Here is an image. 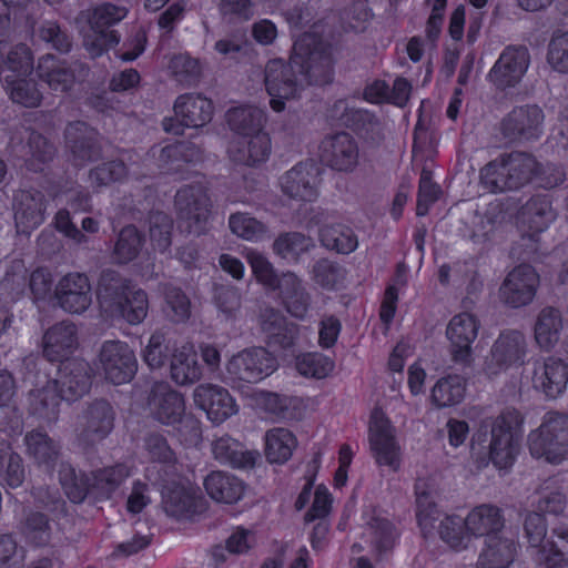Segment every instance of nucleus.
I'll use <instances>...</instances> for the list:
<instances>
[{
  "instance_id": "obj_1",
  "label": "nucleus",
  "mask_w": 568,
  "mask_h": 568,
  "mask_svg": "<svg viewBox=\"0 0 568 568\" xmlns=\"http://www.w3.org/2000/svg\"><path fill=\"white\" fill-rule=\"evenodd\" d=\"M334 48L322 36L301 34L293 44L290 61L272 59L265 68V89L275 112L285 109V101L295 98L303 83L323 87L334 80Z\"/></svg>"
},
{
  "instance_id": "obj_2",
  "label": "nucleus",
  "mask_w": 568,
  "mask_h": 568,
  "mask_svg": "<svg viewBox=\"0 0 568 568\" xmlns=\"http://www.w3.org/2000/svg\"><path fill=\"white\" fill-rule=\"evenodd\" d=\"M225 120L230 130L239 136L229 146L230 160L250 168L265 163L272 151V140L265 131V111L254 105L234 106L227 110Z\"/></svg>"
},
{
  "instance_id": "obj_3",
  "label": "nucleus",
  "mask_w": 568,
  "mask_h": 568,
  "mask_svg": "<svg viewBox=\"0 0 568 568\" xmlns=\"http://www.w3.org/2000/svg\"><path fill=\"white\" fill-rule=\"evenodd\" d=\"M93 369L87 361L67 363L58 378L29 394V412L48 424L55 423L62 400L75 402L89 393Z\"/></svg>"
},
{
  "instance_id": "obj_4",
  "label": "nucleus",
  "mask_w": 568,
  "mask_h": 568,
  "mask_svg": "<svg viewBox=\"0 0 568 568\" xmlns=\"http://www.w3.org/2000/svg\"><path fill=\"white\" fill-rule=\"evenodd\" d=\"M144 448L152 463L145 469V478L161 497H204L195 483L194 471H178L176 455L163 435H146Z\"/></svg>"
},
{
  "instance_id": "obj_5",
  "label": "nucleus",
  "mask_w": 568,
  "mask_h": 568,
  "mask_svg": "<svg viewBox=\"0 0 568 568\" xmlns=\"http://www.w3.org/2000/svg\"><path fill=\"white\" fill-rule=\"evenodd\" d=\"M524 418L516 409H505L495 418H486L480 422L478 429L473 435V444L484 445L488 435V456L491 464L498 469H509L515 464L520 448L519 432Z\"/></svg>"
},
{
  "instance_id": "obj_6",
  "label": "nucleus",
  "mask_w": 568,
  "mask_h": 568,
  "mask_svg": "<svg viewBox=\"0 0 568 568\" xmlns=\"http://www.w3.org/2000/svg\"><path fill=\"white\" fill-rule=\"evenodd\" d=\"M148 406L156 422L173 427L182 445H195L202 438L201 422L186 413L184 396L169 384L161 382L152 385Z\"/></svg>"
},
{
  "instance_id": "obj_7",
  "label": "nucleus",
  "mask_w": 568,
  "mask_h": 568,
  "mask_svg": "<svg viewBox=\"0 0 568 568\" xmlns=\"http://www.w3.org/2000/svg\"><path fill=\"white\" fill-rule=\"evenodd\" d=\"M97 298L102 308L131 325L142 323L148 315L149 298L145 291H132L129 280L111 268L103 270L99 276Z\"/></svg>"
},
{
  "instance_id": "obj_8",
  "label": "nucleus",
  "mask_w": 568,
  "mask_h": 568,
  "mask_svg": "<svg viewBox=\"0 0 568 568\" xmlns=\"http://www.w3.org/2000/svg\"><path fill=\"white\" fill-rule=\"evenodd\" d=\"M539 162L525 152L503 153L480 169L479 181L490 193L519 190L534 180Z\"/></svg>"
},
{
  "instance_id": "obj_9",
  "label": "nucleus",
  "mask_w": 568,
  "mask_h": 568,
  "mask_svg": "<svg viewBox=\"0 0 568 568\" xmlns=\"http://www.w3.org/2000/svg\"><path fill=\"white\" fill-rule=\"evenodd\" d=\"M58 474L65 497H89L93 491L111 497L110 495L131 475V469L126 464L118 463L88 474L77 471L70 463H61Z\"/></svg>"
},
{
  "instance_id": "obj_10",
  "label": "nucleus",
  "mask_w": 568,
  "mask_h": 568,
  "mask_svg": "<svg viewBox=\"0 0 568 568\" xmlns=\"http://www.w3.org/2000/svg\"><path fill=\"white\" fill-rule=\"evenodd\" d=\"M530 455L551 465L568 459V414L547 412L540 425L530 430L527 437Z\"/></svg>"
},
{
  "instance_id": "obj_11",
  "label": "nucleus",
  "mask_w": 568,
  "mask_h": 568,
  "mask_svg": "<svg viewBox=\"0 0 568 568\" xmlns=\"http://www.w3.org/2000/svg\"><path fill=\"white\" fill-rule=\"evenodd\" d=\"M440 516L442 510L434 499H416V519L423 537L432 536L439 520L438 536L442 541L452 549H465L471 538L466 518L455 514L445 515L442 519Z\"/></svg>"
},
{
  "instance_id": "obj_12",
  "label": "nucleus",
  "mask_w": 568,
  "mask_h": 568,
  "mask_svg": "<svg viewBox=\"0 0 568 568\" xmlns=\"http://www.w3.org/2000/svg\"><path fill=\"white\" fill-rule=\"evenodd\" d=\"M369 452L378 467H387L397 473L402 466V447L396 437V428L386 413L375 407L368 423Z\"/></svg>"
},
{
  "instance_id": "obj_13",
  "label": "nucleus",
  "mask_w": 568,
  "mask_h": 568,
  "mask_svg": "<svg viewBox=\"0 0 568 568\" xmlns=\"http://www.w3.org/2000/svg\"><path fill=\"white\" fill-rule=\"evenodd\" d=\"M174 205L189 233L203 235L209 231L213 204L204 183L193 182L181 186L176 191Z\"/></svg>"
},
{
  "instance_id": "obj_14",
  "label": "nucleus",
  "mask_w": 568,
  "mask_h": 568,
  "mask_svg": "<svg viewBox=\"0 0 568 568\" xmlns=\"http://www.w3.org/2000/svg\"><path fill=\"white\" fill-rule=\"evenodd\" d=\"M277 358L265 347H250L233 355L226 372L235 382L258 383L277 369Z\"/></svg>"
},
{
  "instance_id": "obj_15",
  "label": "nucleus",
  "mask_w": 568,
  "mask_h": 568,
  "mask_svg": "<svg viewBox=\"0 0 568 568\" xmlns=\"http://www.w3.org/2000/svg\"><path fill=\"white\" fill-rule=\"evenodd\" d=\"M527 345L525 336L517 329H505L491 346L485 359L484 371L489 377L525 364Z\"/></svg>"
},
{
  "instance_id": "obj_16",
  "label": "nucleus",
  "mask_w": 568,
  "mask_h": 568,
  "mask_svg": "<svg viewBox=\"0 0 568 568\" xmlns=\"http://www.w3.org/2000/svg\"><path fill=\"white\" fill-rule=\"evenodd\" d=\"M322 169L313 160L301 161L280 179L281 191L292 200L313 203L320 196Z\"/></svg>"
},
{
  "instance_id": "obj_17",
  "label": "nucleus",
  "mask_w": 568,
  "mask_h": 568,
  "mask_svg": "<svg viewBox=\"0 0 568 568\" xmlns=\"http://www.w3.org/2000/svg\"><path fill=\"white\" fill-rule=\"evenodd\" d=\"M104 377L113 385L130 383L138 372L135 353L122 341H104L99 352Z\"/></svg>"
},
{
  "instance_id": "obj_18",
  "label": "nucleus",
  "mask_w": 568,
  "mask_h": 568,
  "mask_svg": "<svg viewBox=\"0 0 568 568\" xmlns=\"http://www.w3.org/2000/svg\"><path fill=\"white\" fill-rule=\"evenodd\" d=\"M64 143L72 164L77 168L98 161L102 153L98 130L84 121L77 120L67 124Z\"/></svg>"
},
{
  "instance_id": "obj_19",
  "label": "nucleus",
  "mask_w": 568,
  "mask_h": 568,
  "mask_svg": "<svg viewBox=\"0 0 568 568\" xmlns=\"http://www.w3.org/2000/svg\"><path fill=\"white\" fill-rule=\"evenodd\" d=\"M539 274L530 264L515 266L505 277L499 288L501 302L513 308L530 304L539 286Z\"/></svg>"
},
{
  "instance_id": "obj_20",
  "label": "nucleus",
  "mask_w": 568,
  "mask_h": 568,
  "mask_svg": "<svg viewBox=\"0 0 568 568\" xmlns=\"http://www.w3.org/2000/svg\"><path fill=\"white\" fill-rule=\"evenodd\" d=\"M78 328L72 322L61 321L50 326L42 337V354L50 363H59L60 369L70 362L83 361L82 358H71L78 348Z\"/></svg>"
},
{
  "instance_id": "obj_21",
  "label": "nucleus",
  "mask_w": 568,
  "mask_h": 568,
  "mask_svg": "<svg viewBox=\"0 0 568 568\" xmlns=\"http://www.w3.org/2000/svg\"><path fill=\"white\" fill-rule=\"evenodd\" d=\"M530 54L524 45H507L490 69L488 78L500 90L515 88L524 78Z\"/></svg>"
},
{
  "instance_id": "obj_22",
  "label": "nucleus",
  "mask_w": 568,
  "mask_h": 568,
  "mask_svg": "<svg viewBox=\"0 0 568 568\" xmlns=\"http://www.w3.org/2000/svg\"><path fill=\"white\" fill-rule=\"evenodd\" d=\"M53 296L64 312L83 314L92 304V287L88 275L80 272L67 273L58 281Z\"/></svg>"
},
{
  "instance_id": "obj_23",
  "label": "nucleus",
  "mask_w": 568,
  "mask_h": 568,
  "mask_svg": "<svg viewBox=\"0 0 568 568\" xmlns=\"http://www.w3.org/2000/svg\"><path fill=\"white\" fill-rule=\"evenodd\" d=\"M544 111L538 105L514 108L500 123L505 138L511 141L537 140L542 133Z\"/></svg>"
},
{
  "instance_id": "obj_24",
  "label": "nucleus",
  "mask_w": 568,
  "mask_h": 568,
  "mask_svg": "<svg viewBox=\"0 0 568 568\" xmlns=\"http://www.w3.org/2000/svg\"><path fill=\"white\" fill-rule=\"evenodd\" d=\"M549 194L532 195L519 210L517 222L524 237L537 241L556 219Z\"/></svg>"
},
{
  "instance_id": "obj_25",
  "label": "nucleus",
  "mask_w": 568,
  "mask_h": 568,
  "mask_svg": "<svg viewBox=\"0 0 568 568\" xmlns=\"http://www.w3.org/2000/svg\"><path fill=\"white\" fill-rule=\"evenodd\" d=\"M479 322L475 315L462 312L453 316L446 329L450 342L452 359L456 364L470 365L473 362L471 345L477 337Z\"/></svg>"
},
{
  "instance_id": "obj_26",
  "label": "nucleus",
  "mask_w": 568,
  "mask_h": 568,
  "mask_svg": "<svg viewBox=\"0 0 568 568\" xmlns=\"http://www.w3.org/2000/svg\"><path fill=\"white\" fill-rule=\"evenodd\" d=\"M195 405L205 412L214 424H221L237 412L235 399L222 386L201 384L193 394Z\"/></svg>"
},
{
  "instance_id": "obj_27",
  "label": "nucleus",
  "mask_w": 568,
  "mask_h": 568,
  "mask_svg": "<svg viewBox=\"0 0 568 568\" xmlns=\"http://www.w3.org/2000/svg\"><path fill=\"white\" fill-rule=\"evenodd\" d=\"M13 210L18 232L30 234L43 223L47 201L39 190H21L14 194Z\"/></svg>"
},
{
  "instance_id": "obj_28",
  "label": "nucleus",
  "mask_w": 568,
  "mask_h": 568,
  "mask_svg": "<svg viewBox=\"0 0 568 568\" xmlns=\"http://www.w3.org/2000/svg\"><path fill=\"white\" fill-rule=\"evenodd\" d=\"M84 426L79 440L94 445L106 438L114 428L115 412L106 399H94L84 410Z\"/></svg>"
},
{
  "instance_id": "obj_29",
  "label": "nucleus",
  "mask_w": 568,
  "mask_h": 568,
  "mask_svg": "<svg viewBox=\"0 0 568 568\" xmlns=\"http://www.w3.org/2000/svg\"><path fill=\"white\" fill-rule=\"evenodd\" d=\"M532 384L547 398H558L567 388L568 364L555 356L547 357L541 364L535 365Z\"/></svg>"
},
{
  "instance_id": "obj_30",
  "label": "nucleus",
  "mask_w": 568,
  "mask_h": 568,
  "mask_svg": "<svg viewBox=\"0 0 568 568\" xmlns=\"http://www.w3.org/2000/svg\"><path fill=\"white\" fill-rule=\"evenodd\" d=\"M261 329L265 334L267 346L278 351L293 348L300 335L298 325L288 322L275 308H267L262 313Z\"/></svg>"
},
{
  "instance_id": "obj_31",
  "label": "nucleus",
  "mask_w": 568,
  "mask_h": 568,
  "mask_svg": "<svg viewBox=\"0 0 568 568\" xmlns=\"http://www.w3.org/2000/svg\"><path fill=\"white\" fill-rule=\"evenodd\" d=\"M322 158L331 169L349 172L358 163V145L349 133L338 132L323 142Z\"/></svg>"
},
{
  "instance_id": "obj_32",
  "label": "nucleus",
  "mask_w": 568,
  "mask_h": 568,
  "mask_svg": "<svg viewBox=\"0 0 568 568\" xmlns=\"http://www.w3.org/2000/svg\"><path fill=\"white\" fill-rule=\"evenodd\" d=\"M212 453L221 465L240 470L253 469L261 458L258 450L245 448L243 443L230 435L216 438L212 444Z\"/></svg>"
},
{
  "instance_id": "obj_33",
  "label": "nucleus",
  "mask_w": 568,
  "mask_h": 568,
  "mask_svg": "<svg viewBox=\"0 0 568 568\" xmlns=\"http://www.w3.org/2000/svg\"><path fill=\"white\" fill-rule=\"evenodd\" d=\"M36 72L40 81L50 90L68 93L75 84V70L67 60L59 59L52 53H47L38 59Z\"/></svg>"
},
{
  "instance_id": "obj_34",
  "label": "nucleus",
  "mask_w": 568,
  "mask_h": 568,
  "mask_svg": "<svg viewBox=\"0 0 568 568\" xmlns=\"http://www.w3.org/2000/svg\"><path fill=\"white\" fill-rule=\"evenodd\" d=\"M568 499H538V509L540 511L529 513L524 521V530L531 547H539V550L547 544V517L554 514L561 516Z\"/></svg>"
},
{
  "instance_id": "obj_35",
  "label": "nucleus",
  "mask_w": 568,
  "mask_h": 568,
  "mask_svg": "<svg viewBox=\"0 0 568 568\" xmlns=\"http://www.w3.org/2000/svg\"><path fill=\"white\" fill-rule=\"evenodd\" d=\"M174 113L183 119L187 128H202L209 123L214 113V105L211 99L201 93H184L174 102Z\"/></svg>"
},
{
  "instance_id": "obj_36",
  "label": "nucleus",
  "mask_w": 568,
  "mask_h": 568,
  "mask_svg": "<svg viewBox=\"0 0 568 568\" xmlns=\"http://www.w3.org/2000/svg\"><path fill=\"white\" fill-rule=\"evenodd\" d=\"M27 455L47 471L52 473L61 454V446L42 429H32L24 436Z\"/></svg>"
},
{
  "instance_id": "obj_37",
  "label": "nucleus",
  "mask_w": 568,
  "mask_h": 568,
  "mask_svg": "<svg viewBox=\"0 0 568 568\" xmlns=\"http://www.w3.org/2000/svg\"><path fill=\"white\" fill-rule=\"evenodd\" d=\"M516 554V541L497 534L485 539V548L479 554L477 564L479 568H508Z\"/></svg>"
},
{
  "instance_id": "obj_38",
  "label": "nucleus",
  "mask_w": 568,
  "mask_h": 568,
  "mask_svg": "<svg viewBox=\"0 0 568 568\" xmlns=\"http://www.w3.org/2000/svg\"><path fill=\"white\" fill-rule=\"evenodd\" d=\"M146 242L145 233L134 224L124 225L118 233L111 257L118 265H126L136 260Z\"/></svg>"
},
{
  "instance_id": "obj_39",
  "label": "nucleus",
  "mask_w": 568,
  "mask_h": 568,
  "mask_svg": "<svg viewBox=\"0 0 568 568\" xmlns=\"http://www.w3.org/2000/svg\"><path fill=\"white\" fill-rule=\"evenodd\" d=\"M257 403L264 412L278 420H298L304 412L301 398L274 392H262Z\"/></svg>"
},
{
  "instance_id": "obj_40",
  "label": "nucleus",
  "mask_w": 568,
  "mask_h": 568,
  "mask_svg": "<svg viewBox=\"0 0 568 568\" xmlns=\"http://www.w3.org/2000/svg\"><path fill=\"white\" fill-rule=\"evenodd\" d=\"M564 322L561 312L554 306L544 307L536 320L534 334L541 349L550 351L559 342Z\"/></svg>"
},
{
  "instance_id": "obj_41",
  "label": "nucleus",
  "mask_w": 568,
  "mask_h": 568,
  "mask_svg": "<svg viewBox=\"0 0 568 568\" xmlns=\"http://www.w3.org/2000/svg\"><path fill=\"white\" fill-rule=\"evenodd\" d=\"M471 537L495 536L504 527V516L500 508L493 505H480L469 511L466 517Z\"/></svg>"
},
{
  "instance_id": "obj_42",
  "label": "nucleus",
  "mask_w": 568,
  "mask_h": 568,
  "mask_svg": "<svg viewBox=\"0 0 568 568\" xmlns=\"http://www.w3.org/2000/svg\"><path fill=\"white\" fill-rule=\"evenodd\" d=\"M406 285V266L404 263H398L394 276L385 286L378 310L379 321L386 328H389L394 322L399 302V291Z\"/></svg>"
},
{
  "instance_id": "obj_43",
  "label": "nucleus",
  "mask_w": 568,
  "mask_h": 568,
  "mask_svg": "<svg viewBox=\"0 0 568 568\" xmlns=\"http://www.w3.org/2000/svg\"><path fill=\"white\" fill-rule=\"evenodd\" d=\"M341 124L365 141H375L379 133V120L369 110L346 108L339 116Z\"/></svg>"
},
{
  "instance_id": "obj_44",
  "label": "nucleus",
  "mask_w": 568,
  "mask_h": 568,
  "mask_svg": "<svg viewBox=\"0 0 568 568\" xmlns=\"http://www.w3.org/2000/svg\"><path fill=\"white\" fill-rule=\"evenodd\" d=\"M296 446L297 438L287 428L276 427L265 434V456L271 464H285Z\"/></svg>"
},
{
  "instance_id": "obj_45",
  "label": "nucleus",
  "mask_w": 568,
  "mask_h": 568,
  "mask_svg": "<svg viewBox=\"0 0 568 568\" xmlns=\"http://www.w3.org/2000/svg\"><path fill=\"white\" fill-rule=\"evenodd\" d=\"M57 149L44 135L32 132L27 143L24 166L33 173H41L53 161Z\"/></svg>"
},
{
  "instance_id": "obj_46",
  "label": "nucleus",
  "mask_w": 568,
  "mask_h": 568,
  "mask_svg": "<svg viewBox=\"0 0 568 568\" xmlns=\"http://www.w3.org/2000/svg\"><path fill=\"white\" fill-rule=\"evenodd\" d=\"M545 568H568V527L560 523L552 529V539L538 550Z\"/></svg>"
},
{
  "instance_id": "obj_47",
  "label": "nucleus",
  "mask_w": 568,
  "mask_h": 568,
  "mask_svg": "<svg viewBox=\"0 0 568 568\" xmlns=\"http://www.w3.org/2000/svg\"><path fill=\"white\" fill-rule=\"evenodd\" d=\"M278 287L283 298L285 300L287 310L296 317H303L308 311L310 298L304 292L300 278L291 271L278 275Z\"/></svg>"
},
{
  "instance_id": "obj_48",
  "label": "nucleus",
  "mask_w": 568,
  "mask_h": 568,
  "mask_svg": "<svg viewBox=\"0 0 568 568\" xmlns=\"http://www.w3.org/2000/svg\"><path fill=\"white\" fill-rule=\"evenodd\" d=\"M505 219L501 203H489L484 214L476 215L470 233V240L475 244H487L491 242L495 232Z\"/></svg>"
},
{
  "instance_id": "obj_49",
  "label": "nucleus",
  "mask_w": 568,
  "mask_h": 568,
  "mask_svg": "<svg viewBox=\"0 0 568 568\" xmlns=\"http://www.w3.org/2000/svg\"><path fill=\"white\" fill-rule=\"evenodd\" d=\"M466 382L459 375H447L439 378L430 392L432 403L438 407H452L465 397Z\"/></svg>"
},
{
  "instance_id": "obj_50",
  "label": "nucleus",
  "mask_w": 568,
  "mask_h": 568,
  "mask_svg": "<svg viewBox=\"0 0 568 568\" xmlns=\"http://www.w3.org/2000/svg\"><path fill=\"white\" fill-rule=\"evenodd\" d=\"M171 378L179 385H189L197 382L202 376V367L196 353L183 347L175 351L171 358Z\"/></svg>"
},
{
  "instance_id": "obj_51",
  "label": "nucleus",
  "mask_w": 568,
  "mask_h": 568,
  "mask_svg": "<svg viewBox=\"0 0 568 568\" xmlns=\"http://www.w3.org/2000/svg\"><path fill=\"white\" fill-rule=\"evenodd\" d=\"M318 236L323 246L341 254H349L358 246L353 229L342 223L323 226Z\"/></svg>"
},
{
  "instance_id": "obj_52",
  "label": "nucleus",
  "mask_w": 568,
  "mask_h": 568,
  "mask_svg": "<svg viewBox=\"0 0 568 568\" xmlns=\"http://www.w3.org/2000/svg\"><path fill=\"white\" fill-rule=\"evenodd\" d=\"M207 497H243L245 483L223 470L211 471L203 480Z\"/></svg>"
},
{
  "instance_id": "obj_53",
  "label": "nucleus",
  "mask_w": 568,
  "mask_h": 568,
  "mask_svg": "<svg viewBox=\"0 0 568 568\" xmlns=\"http://www.w3.org/2000/svg\"><path fill=\"white\" fill-rule=\"evenodd\" d=\"M2 85L14 103L26 108H37L42 102V93L28 77L4 75Z\"/></svg>"
},
{
  "instance_id": "obj_54",
  "label": "nucleus",
  "mask_w": 568,
  "mask_h": 568,
  "mask_svg": "<svg viewBox=\"0 0 568 568\" xmlns=\"http://www.w3.org/2000/svg\"><path fill=\"white\" fill-rule=\"evenodd\" d=\"M367 525L371 530L372 547L377 555L382 556L395 547L400 534L392 520L375 514Z\"/></svg>"
},
{
  "instance_id": "obj_55",
  "label": "nucleus",
  "mask_w": 568,
  "mask_h": 568,
  "mask_svg": "<svg viewBox=\"0 0 568 568\" xmlns=\"http://www.w3.org/2000/svg\"><path fill=\"white\" fill-rule=\"evenodd\" d=\"M165 514L178 521H199L209 510V499H161Z\"/></svg>"
},
{
  "instance_id": "obj_56",
  "label": "nucleus",
  "mask_w": 568,
  "mask_h": 568,
  "mask_svg": "<svg viewBox=\"0 0 568 568\" xmlns=\"http://www.w3.org/2000/svg\"><path fill=\"white\" fill-rule=\"evenodd\" d=\"M129 176L128 165L119 159L104 161L89 171V180L95 187L121 184Z\"/></svg>"
},
{
  "instance_id": "obj_57",
  "label": "nucleus",
  "mask_w": 568,
  "mask_h": 568,
  "mask_svg": "<svg viewBox=\"0 0 568 568\" xmlns=\"http://www.w3.org/2000/svg\"><path fill=\"white\" fill-rule=\"evenodd\" d=\"M295 367L300 375L307 378H326L335 367L334 361L320 352H306L296 356Z\"/></svg>"
},
{
  "instance_id": "obj_58",
  "label": "nucleus",
  "mask_w": 568,
  "mask_h": 568,
  "mask_svg": "<svg viewBox=\"0 0 568 568\" xmlns=\"http://www.w3.org/2000/svg\"><path fill=\"white\" fill-rule=\"evenodd\" d=\"M313 247L312 239L301 232H285L280 234L273 243L274 253L282 258L297 261L304 253Z\"/></svg>"
},
{
  "instance_id": "obj_59",
  "label": "nucleus",
  "mask_w": 568,
  "mask_h": 568,
  "mask_svg": "<svg viewBox=\"0 0 568 568\" xmlns=\"http://www.w3.org/2000/svg\"><path fill=\"white\" fill-rule=\"evenodd\" d=\"M21 532L30 546H47L51 537L48 516L40 511H31L21 523Z\"/></svg>"
},
{
  "instance_id": "obj_60",
  "label": "nucleus",
  "mask_w": 568,
  "mask_h": 568,
  "mask_svg": "<svg viewBox=\"0 0 568 568\" xmlns=\"http://www.w3.org/2000/svg\"><path fill=\"white\" fill-rule=\"evenodd\" d=\"M149 234L153 248L165 253L172 245L173 220L162 212H151L149 216Z\"/></svg>"
},
{
  "instance_id": "obj_61",
  "label": "nucleus",
  "mask_w": 568,
  "mask_h": 568,
  "mask_svg": "<svg viewBox=\"0 0 568 568\" xmlns=\"http://www.w3.org/2000/svg\"><path fill=\"white\" fill-rule=\"evenodd\" d=\"M170 69L174 79L185 88L196 87L201 81V62L187 53L174 55L170 61Z\"/></svg>"
},
{
  "instance_id": "obj_62",
  "label": "nucleus",
  "mask_w": 568,
  "mask_h": 568,
  "mask_svg": "<svg viewBox=\"0 0 568 568\" xmlns=\"http://www.w3.org/2000/svg\"><path fill=\"white\" fill-rule=\"evenodd\" d=\"M163 312L171 322L176 324L185 323L190 318L191 301L182 288L165 287Z\"/></svg>"
},
{
  "instance_id": "obj_63",
  "label": "nucleus",
  "mask_w": 568,
  "mask_h": 568,
  "mask_svg": "<svg viewBox=\"0 0 568 568\" xmlns=\"http://www.w3.org/2000/svg\"><path fill=\"white\" fill-rule=\"evenodd\" d=\"M173 345L162 331L151 334L143 351V359L150 368H161L173 355Z\"/></svg>"
},
{
  "instance_id": "obj_64",
  "label": "nucleus",
  "mask_w": 568,
  "mask_h": 568,
  "mask_svg": "<svg viewBox=\"0 0 568 568\" xmlns=\"http://www.w3.org/2000/svg\"><path fill=\"white\" fill-rule=\"evenodd\" d=\"M229 227L236 236L250 241H261L267 232L266 225L248 213H233L229 217Z\"/></svg>"
}]
</instances>
